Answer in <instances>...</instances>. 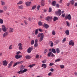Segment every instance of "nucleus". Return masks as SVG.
I'll use <instances>...</instances> for the list:
<instances>
[{
	"label": "nucleus",
	"instance_id": "f257e3e1",
	"mask_svg": "<svg viewBox=\"0 0 77 77\" xmlns=\"http://www.w3.org/2000/svg\"><path fill=\"white\" fill-rule=\"evenodd\" d=\"M44 34L43 33H40L38 34V37L40 38V39L39 40L40 42H41V41H43V39H44Z\"/></svg>",
	"mask_w": 77,
	"mask_h": 77
},
{
	"label": "nucleus",
	"instance_id": "f03ea898",
	"mask_svg": "<svg viewBox=\"0 0 77 77\" xmlns=\"http://www.w3.org/2000/svg\"><path fill=\"white\" fill-rule=\"evenodd\" d=\"M65 18L66 20L68 19L69 20H71V14H69L68 16H66L65 17Z\"/></svg>",
	"mask_w": 77,
	"mask_h": 77
},
{
	"label": "nucleus",
	"instance_id": "7ed1b4c3",
	"mask_svg": "<svg viewBox=\"0 0 77 77\" xmlns=\"http://www.w3.org/2000/svg\"><path fill=\"white\" fill-rule=\"evenodd\" d=\"M18 46H19V49L20 50H23V44L20 43L18 44Z\"/></svg>",
	"mask_w": 77,
	"mask_h": 77
},
{
	"label": "nucleus",
	"instance_id": "20e7f679",
	"mask_svg": "<svg viewBox=\"0 0 77 77\" xmlns=\"http://www.w3.org/2000/svg\"><path fill=\"white\" fill-rule=\"evenodd\" d=\"M2 29L3 32H6L8 29L5 25H2Z\"/></svg>",
	"mask_w": 77,
	"mask_h": 77
},
{
	"label": "nucleus",
	"instance_id": "39448f33",
	"mask_svg": "<svg viewBox=\"0 0 77 77\" xmlns=\"http://www.w3.org/2000/svg\"><path fill=\"white\" fill-rule=\"evenodd\" d=\"M56 14L59 15V16H60L61 14H62V11L60 10H59L58 11L56 12Z\"/></svg>",
	"mask_w": 77,
	"mask_h": 77
},
{
	"label": "nucleus",
	"instance_id": "423d86ee",
	"mask_svg": "<svg viewBox=\"0 0 77 77\" xmlns=\"http://www.w3.org/2000/svg\"><path fill=\"white\" fill-rule=\"evenodd\" d=\"M69 45H72V46H74V42L73 40H70L69 42Z\"/></svg>",
	"mask_w": 77,
	"mask_h": 77
},
{
	"label": "nucleus",
	"instance_id": "0eeeda50",
	"mask_svg": "<svg viewBox=\"0 0 77 77\" xmlns=\"http://www.w3.org/2000/svg\"><path fill=\"white\" fill-rule=\"evenodd\" d=\"M46 20L48 21H51L53 19V17H50L48 16L46 18Z\"/></svg>",
	"mask_w": 77,
	"mask_h": 77
},
{
	"label": "nucleus",
	"instance_id": "6e6552de",
	"mask_svg": "<svg viewBox=\"0 0 77 77\" xmlns=\"http://www.w3.org/2000/svg\"><path fill=\"white\" fill-rule=\"evenodd\" d=\"M33 49L32 47H29L27 49V52L28 53H30L32 51V50Z\"/></svg>",
	"mask_w": 77,
	"mask_h": 77
},
{
	"label": "nucleus",
	"instance_id": "1a4fd4ad",
	"mask_svg": "<svg viewBox=\"0 0 77 77\" xmlns=\"http://www.w3.org/2000/svg\"><path fill=\"white\" fill-rule=\"evenodd\" d=\"M3 65L4 66H7L8 65V62L6 60H4L3 61Z\"/></svg>",
	"mask_w": 77,
	"mask_h": 77
},
{
	"label": "nucleus",
	"instance_id": "9d476101",
	"mask_svg": "<svg viewBox=\"0 0 77 77\" xmlns=\"http://www.w3.org/2000/svg\"><path fill=\"white\" fill-rule=\"evenodd\" d=\"M8 33H9L8 32H5L4 33L3 36V38H5L6 36H7L8 35Z\"/></svg>",
	"mask_w": 77,
	"mask_h": 77
},
{
	"label": "nucleus",
	"instance_id": "9b49d317",
	"mask_svg": "<svg viewBox=\"0 0 77 77\" xmlns=\"http://www.w3.org/2000/svg\"><path fill=\"white\" fill-rule=\"evenodd\" d=\"M43 26L44 27H45V29H47L49 27V26L48 25H47V24L46 23H44Z\"/></svg>",
	"mask_w": 77,
	"mask_h": 77
},
{
	"label": "nucleus",
	"instance_id": "f8f14e48",
	"mask_svg": "<svg viewBox=\"0 0 77 77\" xmlns=\"http://www.w3.org/2000/svg\"><path fill=\"white\" fill-rule=\"evenodd\" d=\"M18 9H23L24 8V6L23 5L20 6H18Z\"/></svg>",
	"mask_w": 77,
	"mask_h": 77
},
{
	"label": "nucleus",
	"instance_id": "ddd939ff",
	"mask_svg": "<svg viewBox=\"0 0 77 77\" xmlns=\"http://www.w3.org/2000/svg\"><path fill=\"white\" fill-rule=\"evenodd\" d=\"M13 61H11L10 63L8 64V68H10L11 67V66H12V64L13 63Z\"/></svg>",
	"mask_w": 77,
	"mask_h": 77
},
{
	"label": "nucleus",
	"instance_id": "4468645a",
	"mask_svg": "<svg viewBox=\"0 0 77 77\" xmlns=\"http://www.w3.org/2000/svg\"><path fill=\"white\" fill-rule=\"evenodd\" d=\"M21 57H22V56L21 55L18 56V55H17L15 56V58H16V59H20V58Z\"/></svg>",
	"mask_w": 77,
	"mask_h": 77
},
{
	"label": "nucleus",
	"instance_id": "2eb2a0df",
	"mask_svg": "<svg viewBox=\"0 0 77 77\" xmlns=\"http://www.w3.org/2000/svg\"><path fill=\"white\" fill-rule=\"evenodd\" d=\"M52 5L53 6H55L56 5V1H53L52 3Z\"/></svg>",
	"mask_w": 77,
	"mask_h": 77
},
{
	"label": "nucleus",
	"instance_id": "dca6fc26",
	"mask_svg": "<svg viewBox=\"0 0 77 77\" xmlns=\"http://www.w3.org/2000/svg\"><path fill=\"white\" fill-rule=\"evenodd\" d=\"M14 32V29L12 28H10L9 32L10 33H12Z\"/></svg>",
	"mask_w": 77,
	"mask_h": 77
},
{
	"label": "nucleus",
	"instance_id": "f3484780",
	"mask_svg": "<svg viewBox=\"0 0 77 77\" xmlns=\"http://www.w3.org/2000/svg\"><path fill=\"white\" fill-rule=\"evenodd\" d=\"M31 3L32 2H26L25 3L26 5L27 6H29L30 5V4H31Z\"/></svg>",
	"mask_w": 77,
	"mask_h": 77
},
{
	"label": "nucleus",
	"instance_id": "a211bd4d",
	"mask_svg": "<svg viewBox=\"0 0 77 77\" xmlns=\"http://www.w3.org/2000/svg\"><path fill=\"white\" fill-rule=\"evenodd\" d=\"M44 68L45 69L47 68V65L43 63L42 64V67H44Z\"/></svg>",
	"mask_w": 77,
	"mask_h": 77
},
{
	"label": "nucleus",
	"instance_id": "6ab92c4d",
	"mask_svg": "<svg viewBox=\"0 0 77 77\" xmlns=\"http://www.w3.org/2000/svg\"><path fill=\"white\" fill-rule=\"evenodd\" d=\"M66 34V35H69V30H67L65 31V32Z\"/></svg>",
	"mask_w": 77,
	"mask_h": 77
},
{
	"label": "nucleus",
	"instance_id": "aec40b11",
	"mask_svg": "<svg viewBox=\"0 0 77 77\" xmlns=\"http://www.w3.org/2000/svg\"><path fill=\"white\" fill-rule=\"evenodd\" d=\"M56 51L57 53H60V50L58 48H57L56 49Z\"/></svg>",
	"mask_w": 77,
	"mask_h": 77
},
{
	"label": "nucleus",
	"instance_id": "412c9836",
	"mask_svg": "<svg viewBox=\"0 0 77 77\" xmlns=\"http://www.w3.org/2000/svg\"><path fill=\"white\" fill-rule=\"evenodd\" d=\"M58 20V18L57 17H54L53 18V20L54 21H56V20Z\"/></svg>",
	"mask_w": 77,
	"mask_h": 77
},
{
	"label": "nucleus",
	"instance_id": "4be33fe9",
	"mask_svg": "<svg viewBox=\"0 0 77 77\" xmlns=\"http://www.w3.org/2000/svg\"><path fill=\"white\" fill-rule=\"evenodd\" d=\"M3 9L5 11H6V10L8 8L7 7V6H5L3 8Z\"/></svg>",
	"mask_w": 77,
	"mask_h": 77
},
{
	"label": "nucleus",
	"instance_id": "5701e85b",
	"mask_svg": "<svg viewBox=\"0 0 77 77\" xmlns=\"http://www.w3.org/2000/svg\"><path fill=\"white\" fill-rule=\"evenodd\" d=\"M25 57L27 59H30L31 57H30L29 55H26L25 56Z\"/></svg>",
	"mask_w": 77,
	"mask_h": 77
},
{
	"label": "nucleus",
	"instance_id": "b1692460",
	"mask_svg": "<svg viewBox=\"0 0 77 77\" xmlns=\"http://www.w3.org/2000/svg\"><path fill=\"white\" fill-rule=\"evenodd\" d=\"M44 2V0H42L41 1V5L42 6H44L45 5Z\"/></svg>",
	"mask_w": 77,
	"mask_h": 77
},
{
	"label": "nucleus",
	"instance_id": "393cba45",
	"mask_svg": "<svg viewBox=\"0 0 77 77\" xmlns=\"http://www.w3.org/2000/svg\"><path fill=\"white\" fill-rule=\"evenodd\" d=\"M23 4V2L21 1H19V3H17V5H22Z\"/></svg>",
	"mask_w": 77,
	"mask_h": 77
},
{
	"label": "nucleus",
	"instance_id": "a878e982",
	"mask_svg": "<svg viewBox=\"0 0 77 77\" xmlns=\"http://www.w3.org/2000/svg\"><path fill=\"white\" fill-rule=\"evenodd\" d=\"M0 24H3V20L2 19H0Z\"/></svg>",
	"mask_w": 77,
	"mask_h": 77
},
{
	"label": "nucleus",
	"instance_id": "bb28decb",
	"mask_svg": "<svg viewBox=\"0 0 77 77\" xmlns=\"http://www.w3.org/2000/svg\"><path fill=\"white\" fill-rule=\"evenodd\" d=\"M38 29H37L35 31V35H38Z\"/></svg>",
	"mask_w": 77,
	"mask_h": 77
},
{
	"label": "nucleus",
	"instance_id": "cd10ccee",
	"mask_svg": "<svg viewBox=\"0 0 77 77\" xmlns=\"http://www.w3.org/2000/svg\"><path fill=\"white\" fill-rule=\"evenodd\" d=\"M60 59L58 58L55 60V62H60Z\"/></svg>",
	"mask_w": 77,
	"mask_h": 77
},
{
	"label": "nucleus",
	"instance_id": "c85d7f7f",
	"mask_svg": "<svg viewBox=\"0 0 77 77\" xmlns=\"http://www.w3.org/2000/svg\"><path fill=\"white\" fill-rule=\"evenodd\" d=\"M50 44H51L50 46L51 47H53V43L51 41H50L49 42Z\"/></svg>",
	"mask_w": 77,
	"mask_h": 77
},
{
	"label": "nucleus",
	"instance_id": "c756f323",
	"mask_svg": "<svg viewBox=\"0 0 77 77\" xmlns=\"http://www.w3.org/2000/svg\"><path fill=\"white\" fill-rule=\"evenodd\" d=\"M59 42H60V40L58 39L55 41V43L57 44H58V43H59Z\"/></svg>",
	"mask_w": 77,
	"mask_h": 77
},
{
	"label": "nucleus",
	"instance_id": "7c9ffc66",
	"mask_svg": "<svg viewBox=\"0 0 77 77\" xmlns=\"http://www.w3.org/2000/svg\"><path fill=\"white\" fill-rule=\"evenodd\" d=\"M51 54H52V52H49L48 54V57H50V56H51Z\"/></svg>",
	"mask_w": 77,
	"mask_h": 77
},
{
	"label": "nucleus",
	"instance_id": "2f4dec72",
	"mask_svg": "<svg viewBox=\"0 0 77 77\" xmlns=\"http://www.w3.org/2000/svg\"><path fill=\"white\" fill-rule=\"evenodd\" d=\"M23 73L27 71V69H24L23 70H22Z\"/></svg>",
	"mask_w": 77,
	"mask_h": 77
},
{
	"label": "nucleus",
	"instance_id": "473e14b6",
	"mask_svg": "<svg viewBox=\"0 0 77 77\" xmlns=\"http://www.w3.org/2000/svg\"><path fill=\"white\" fill-rule=\"evenodd\" d=\"M52 52L53 53H56V50L54 48H53L52 49Z\"/></svg>",
	"mask_w": 77,
	"mask_h": 77
},
{
	"label": "nucleus",
	"instance_id": "72a5a7b5",
	"mask_svg": "<svg viewBox=\"0 0 77 77\" xmlns=\"http://www.w3.org/2000/svg\"><path fill=\"white\" fill-rule=\"evenodd\" d=\"M36 5H34L32 7V9L33 10L34 9H36Z\"/></svg>",
	"mask_w": 77,
	"mask_h": 77
},
{
	"label": "nucleus",
	"instance_id": "f704fd0d",
	"mask_svg": "<svg viewBox=\"0 0 77 77\" xmlns=\"http://www.w3.org/2000/svg\"><path fill=\"white\" fill-rule=\"evenodd\" d=\"M52 34L53 35H56V31L53 30L52 32Z\"/></svg>",
	"mask_w": 77,
	"mask_h": 77
},
{
	"label": "nucleus",
	"instance_id": "c9c22d12",
	"mask_svg": "<svg viewBox=\"0 0 77 77\" xmlns=\"http://www.w3.org/2000/svg\"><path fill=\"white\" fill-rule=\"evenodd\" d=\"M9 50H12V45H11L9 46Z\"/></svg>",
	"mask_w": 77,
	"mask_h": 77
},
{
	"label": "nucleus",
	"instance_id": "e433bc0d",
	"mask_svg": "<svg viewBox=\"0 0 77 77\" xmlns=\"http://www.w3.org/2000/svg\"><path fill=\"white\" fill-rule=\"evenodd\" d=\"M70 3L71 5H74V0H72L70 1Z\"/></svg>",
	"mask_w": 77,
	"mask_h": 77
},
{
	"label": "nucleus",
	"instance_id": "4c0bfd02",
	"mask_svg": "<svg viewBox=\"0 0 77 77\" xmlns=\"http://www.w3.org/2000/svg\"><path fill=\"white\" fill-rule=\"evenodd\" d=\"M17 73L19 74H21L22 73H23V70H20Z\"/></svg>",
	"mask_w": 77,
	"mask_h": 77
},
{
	"label": "nucleus",
	"instance_id": "58836bf2",
	"mask_svg": "<svg viewBox=\"0 0 77 77\" xmlns=\"http://www.w3.org/2000/svg\"><path fill=\"white\" fill-rule=\"evenodd\" d=\"M23 62V61H21L20 62H19V61H18V62H16V63H17V65H18V64H20V63H21V62Z\"/></svg>",
	"mask_w": 77,
	"mask_h": 77
},
{
	"label": "nucleus",
	"instance_id": "ea45409f",
	"mask_svg": "<svg viewBox=\"0 0 77 77\" xmlns=\"http://www.w3.org/2000/svg\"><path fill=\"white\" fill-rule=\"evenodd\" d=\"M66 24H67V26H68V27H69V22H68V21H66Z\"/></svg>",
	"mask_w": 77,
	"mask_h": 77
},
{
	"label": "nucleus",
	"instance_id": "a19ab883",
	"mask_svg": "<svg viewBox=\"0 0 77 77\" xmlns=\"http://www.w3.org/2000/svg\"><path fill=\"white\" fill-rule=\"evenodd\" d=\"M60 68H61V69H63V68H64V65H60Z\"/></svg>",
	"mask_w": 77,
	"mask_h": 77
},
{
	"label": "nucleus",
	"instance_id": "79ce46f5",
	"mask_svg": "<svg viewBox=\"0 0 77 77\" xmlns=\"http://www.w3.org/2000/svg\"><path fill=\"white\" fill-rule=\"evenodd\" d=\"M35 64H32V65H29V67L30 68H32L33 66H35Z\"/></svg>",
	"mask_w": 77,
	"mask_h": 77
},
{
	"label": "nucleus",
	"instance_id": "37998d69",
	"mask_svg": "<svg viewBox=\"0 0 77 77\" xmlns=\"http://www.w3.org/2000/svg\"><path fill=\"white\" fill-rule=\"evenodd\" d=\"M53 65H54V63H50V66H53Z\"/></svg>",
	"mask_w": 77,
	"mask_h": 77
},
{
	"label": "nucleus",
	"instance_id": "c03bdc74",
	"mask_svg": "<svg viewBox=\"0 0 77 77\" xmlns=\"http://www.w3.org/2000/svg\"><path fill=\"white\" fill-rule=\"evenodd\" d=\"M1 2L2 3V5H5V2L1 1Z\"/></svg>",
	"mask_w": 77,
	"mask_h": 77
},
{
	"label": "nucleus",
	"instance_id": "a18cd8bd",
	"mask_svg": "<svg viewBox=\"0 0 77 77\" xmlns=\"http://www.w3.org/2000/svg\"><path fill=\"white\" fill-rule=\"evenodd\" d=\"M38 24L39 26H41V25H42V22L41 21L39 22L38 23Z\"/></svg>",
	"mask_w": 77,
	"mask_h": 77
},
{
	"label": "nucleus",
	"instance_id": "49530a36",
	"mask_svg": "<svg viewBox=\"0 0 77 77\" xmlns=\"http://www.w3.org/2000/svg\"><path fill=\"white\" fill-rule=\"evenodd\" d=\"M34 44V40H32L31 42V45H33Z\"/></svg>",
	"mask_w": 77,
	"mask_h": 77
},
{
	"label": "nucleus",
	"instance_id": "de8ad7c7",
	"mask_svg": "<svg viewBox=\"0 0 77 77\" xmlns=\"http://www.w3.org/2000/svg\"><path fill=\"white\" fill-rule=\"evenodd\" d=\"M52 10V9L51 8H50L49 9V12H51V11Z\"/></svg>",
	"mask_w": 77,
	"mask_h": 77
},
{
	"label": "nucleus",
	"instance_id": "09e8293b",
	"mask_svg": "<svg viewBox=\"0 0 77 77\" xmlns=\"http://www.w3.org/2000/svg\"><path fill=\"white\" fill-rule=\"evenodd\" d=\"M24 23L25 24H26V25H27L28 23H27L28 22L26 20H24Z\"/></svg>",
	"mask_w": 77,
	"mask_h": 77
},
{
	"label": "nucleus",
	"instance_id": "8fccbe9b",
	"mask_svg": "<svg viewBox=\"0 0 77 77\" xmlns=\"http://www.w3.org/2000/svg\"><path fill=\"white\" fill-rule=\"evenodd\" d=\"M38 45V43H35V44L34 45V47H37Z\"/></svg>",
	"mask_w": 77,
	"mask_h": 77
},
{
	"label": "nucleus",
	"instance_id": "3c124183",
	"mask_svg": "<svg viewBox=\"0 0 77 77\" xmlns=\"http://www.w3.org/2000/svg\"><path fill=\"white\" fill-rule=\"evenodd\" d=\"M39 55L38 54L36 55H35L36 58H39Z\"/></svg>",
	"mask_w": 77,
	"mask_h": 77
},
{
	"label": "nucleus",
	"instance_id": "603ef678",
	"mask_svg": "<svg viewBox=\"0 0 77 77\" xmlns=\"http://www.w3.org/2000/svg\"><path fill=\"white\" fill-rule=\"evenodd\" d=\"M47 60H45L42 61L43 63H46Z\"/></svg>",
	"mask_w": 77,
	"mask_h": 77
},
{
	"label": "nucleus",
	"instance_id": "864d4df0",
	"mask_svg": "<svg viewBox=\"0 0 77 77\" xmlns=\"http://www.w3.org/2000/svg\"><path fill=\"white\" fill-rule=\"evenodd\" d=\"M66 41V38H64L63 40V42H65Z\"/></svg>",
	"mask_w": 77,
	"mask_h": 77
},
{
	"label": "nucleus",
	"instance_id": "5fc2aeb1",
	"mask_svg": "<svg viewBox=\"0 0 77 77\" xmlns=\"http://www.w3.org/2000/svg\"><path fill=\"white\" fill-rule=\"evenodd\" d=\"M38 39H36L35 41V43H37V42H38Z\"/></svg>",
	"mask_w": 77,
	"mask_h": 77
},
{
	"label": "nucleus",
	"instance_id": "6e6d98bb",
	"mask_svg": "<svg viewBox=\"0 0 77 77\" xmlns=\"http://www.w3.org/2000/svg\"><path fill=\"white\" fill-rule=\"evenodd\" d=\"M47 51H48L47 49H45V50L44 51V53L45 54L46 53H47Z\"/></svg>",
	"mask_w": 77,
	"mask_h": 77
},
{
	"label": "nucleus",
	"instance_id": "4d7b16f0",
	"mask_svg": "<svg viewBox=\"0 0 77 77\" xmlns=\"http://www.w3.org/2000/svg\"><path fill=\"white\" fill-rule=\"evenodd\" d=\"M3 10H0V14L3 13Z\"/></svg>",
	"mask_w": 77,
	"mask_h": 77
},
{
	"label": "nucleus",
	"instance_id": "13d9d810",
	"mask_svg": "<svg viewBox=\"0 0 77 77\" xmlns=\"http://www.w3.org/2000/svg\"><path fill=\"white\" fill-rule=\"evenodd\" d=\"M51 72H49L48 74V75H49V76H50L51 75Z\"/></svg>",
	"mask_w": 77,
	"mask_h": 77
},
{
	"label": "nucleus",
	"instance_id": "bf43d9fd",
	"mask_svg": "<svg viewBox=\"0 0 77 77\" xmlns=\"http://www.w3.org/2000/svg\"><path fill=\"white\" fill-rule=\"evenodd\" d=\"M40 32H42V29H39L38 30Z\"/></svg>",
	"mask_w": 77,
	"mask_h": 77
},
{
	"label": "nucleus",
	"instance_id": "052dcab7",
	"mask_svg": "<svg viewBox=\"0 0 77 77\" xmlns=\"http://www.w3.org/2000/svg\"><path fill=\"white\" fill-rule=\"evenodd\" d=\"M17 64L16 63H14V65H13V67H15L16 65H17Z\"/></svg>",
	"mask_w": 77,
	"mask_h": 77
},
{
	"label": "nucleus",
	"instance_id": "680f3d73",
	"mask_svg": "<svg viewBox=\"0 0 77 77\" xmlns=\"http://www.w3.org/2000/svg\"><path fill=\"white\" fill-rule=\"evenodd\" d=\"M50 71H51V72H53L54 71V69H50Z\"/></svg>",
	"mask_w": 77,
	"mask_h": 77
},
{
	"label": "nucleus",
	"instance_id": "e2e57ef3",
	"mask_svg": "<svg viewBox=\"0 0 77 77\" xmlns=\"http://www.w3.org/2000/svg\"><path fill=\"white\" fill-rule=\"evenodd\" d=\"M56 7H57L58 8H59V4H57L56 5Z\"/></svg>",
	"mask_w": 77,
	"mask_h": 77
},
{
	"label": "nucleus",
	"instance_id": "0e129e2a",
	"mask_svg": "<svg viewBox=\"0 0 77 77\" xmlns=\"http://www.w3.org/2000/svg\"><path fill=\"white\" fill-rule=\"evenodd\" d=\"M51 56L52 57H55V55L53 54H52L51 55Z\"/></svg>",
	"mask_w": 77,
	"mask_h": 77
},
{
	"label": "nucleus",
	"instance_id": "69168bd1",
	"mask_svg": "<svg viewBox=\"0 0 77 77\" xmlns=\"http://www.w3.org/2000/svg\"><path fill=\"white\" fill-rule=\"evenodd\" d=\"M20 53H21V52L18 51L16 53V54H20Z\"/></svg>",
	"mask_w": 77,
	"mask_h": 77
},
{
	"label": "nucleus",
	"instance_id": "338daca9",
	"mask_svg": "<svg viewBox=\"0 0 77 77\" xmlns=\"http://www.w3.org/2000/svg\"><path fill=\"white\" fill-rule=\"evenodd\" d=\"M40 8V6L38 5L37 6V9L38 10H39V8Z\"/></svg>",
	"mask_w": 77,
	"mask_h": 77
},
{
	"label": "nucleus",
	"instance_id": "774afa93",
	"mask_svg": "<svg viewBox=\"0 0 77 77\" xmlns=\"http://www.w3.org/2000/svg\"><path fill=\"white\" fill-rule=\"evenodd\" d=\"M62 16L63 17H65V14H62Z\"/></svg>",
	"mask_w": 77,
	"mask_h": 77
}]
</instances>
